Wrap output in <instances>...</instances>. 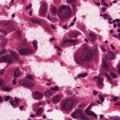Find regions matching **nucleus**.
<instances>
[{
	"label": "nucleus",
	"mask_w": 120,
	"mask_h": 120,
	"mask_svg": "<svg viewBox=\"0 0 120 120\" xmlns=\"http://www.w3.org/2000/svg\"><path fill=\"white\" fill-rule=\"evenodd\" d=\"M12 82V83L14 84H15L17 83V82L16 81L15 79H14L13 80Z\"/></svg>",
	"instance_id": "obj_46"
},
{
	"label": "nucleus",
	"mask_w": 120,
	"mask_h": 120,
	"mask_svg": "<svg viewBox=\"0 0 120 120\" xmlns=\"http://www.w3.org/2000/svg\"><path fill=\"white\" fill-rule=\"evenodd\" d=\"M99 78H100V77H98L95 76L94 77L93 79L94 80H95V79H98Z\"/></svg>",
	"instance_id": "obj_48"
},
{
	"label": "nucleus",
	"mask_w": 120,
	"mask_h": 120,
	"mask_svg": "<svg viewBox=\"0 0 120 120\" xmlns=\"http://www.w3.org/2000/svg\"><path fill=\"white\" fill-rule=\"evenodd\" d=\"M110 46L112 48V49H115V47L114 46L112 45L111 44L110 45Z\"/></svg>",
	"instance_id": "obj_52"
},
{
	"label": "nucleus",
	"mask_w": 120,
	"mask_h": 120,
	"mask_svg": "<svg viewBox=\"0 0 120 120\" xmlns=\"http://www.w3.org/2000/svg\"><path fill=\"white\" fill-rule=\"evenodd\" d=\"M82 113V111L80 109H78L75 110L72 115V117L73 118L77 119L79 118V116H78L79 114H81Z\"/></svg>",
	"instance_id": "obj_8"
},
{
	"label": "nucleus",
	"mask_w": 120,
	"mask_h": 120,
	"mask_svg": "<svg viewBox=\"0 0 120 120\" xmlns=\"http://www.w3.org/2000/svg\"><path fill=\"white\" fill-rule=\"evenodd\" d=\"M42 108L41 107H39L36 112V115H40L42 113Z\"/></svg>",
	"instance_id": "obj_17"
},
{
	"label": "nucleus",
	"mask_w": 120,
	"mask_h": 120,
	"mask_svg": "<svg viewBox=\"0 0 120 120\" xmlns=\"http://www.w3.org/2000/svg\"><path fill=\"white\" fill-rule=\"evenodd\" d=\"M61 97L59 95H57L52 98V101L54 103H57L60 100Z\"/></svg>",
	"instance_id": "obj_11"
},
{
	"label": "nucleus",
	"mask_w": 120,
	"mask_h": 120,
	"mask_svg": "<svg viewBox=\"0 0 120 120\" xmlns=\"http://www.w3.org/2000/svg\"><path fill=\"white\" fill-rule=\"evenodd\" d=\"M23 86H26L28 88H30L34 85V84L31 83L30 81L27 80H23L20 83Z\"/></svg>",
	"instance_id": "obj_5"
},
{
	"label": "nucleus",
	"mask_w": 120,
	"mask_h": 120,
	"mask_svg": "<svg viewBox=\"0 0 120 120\" xmlns=\"http://www.w3.org/2000/svg\"><path fill=\"white\" fill-rule=\"evenodd\" d=\"M54 39H55V38H54L53 37V38H52L50 39V41H52L54 40Z\"/></svg>",
	"instance_id": "obj_55"
},
{
	"label": "nucleus",
	"mask_w": 120,
	"mask_h": 120,
	"mask_svg": "<svg viewBox=\"0 0 120 120\" xmlns=\"http://www.w3.org/2000/svg\"><path fill=\"white\" fill-rule=\"evenodd\" d=\"M42 104L41 102H40L38 104H37L36 105V107H37L40 106Z\"/></svg>",
	"instance_id": "obj_51"
},
{
	"label": "nucleus",
	"mask_w": 120,
	"mask_h": 120,
	"mask_svg": "<svg viewBox=\"0 0 120 120\" xmlns=\"http://www.w3.org/2000/svg\"><path fill=\"white\" fill-rule=\"evenodd\" d=\"M6 52V50L5 49H4L0 52V55L5 53Z\"/></svg>",
	"instance_id": "obj_33"
},
{
	"label": "nucleus",
	"mask_w": 120,
	"mask_h": 120,
	"mask_svg": "<svg viewBox=\"0 0 120 120\" xmlns=\"http://www.w3.org/2000/svg\"><path fill=\"white\" fill-rule=\"evenodd\" d=\"M87 73H86L81 74L78 76V77L83 78L86 77L87 75Z\"/></svg>",
	"instance_id": "obj_24"
},
{
	"label": "nucleus",
	"mask_w": 120,
	"mask_h": 120,
	"mask_svg": "<svg viewBox=\"0 0 120 120\" xmlns=\"http://www.w3.org/2000/svg\"><path fill=\"white\" fill-rule=\"evenodd\" d=\"M71 11L69 6L63 5L59 8L58 15L60 19L65 18L70 15Z\"/></svg>",
	"instance_id": "obj_2"
},
{
	"label": "nucleus",
	"mask_w": 120,
	"mask_h": 120,
	"mask_svg": "<svg viewBox=\"0 0 120 120\" xmlns=\"http://www.w3.org/2000/svg\"><path fill=\"white\" fill-rule=\"evenodd\" d=\"M7 40L6 39H4L3 40L2 43V47H4L6 46L7 43Z\"/></svg>",
	"instance_id": "obj_22"
},
{
	"label": "nucleus",
	"mask_w": 120,
	"mask_h": 120,
	"mask_svg": "<svg viewBox=\"0 0 120 120\" xmlns=\"http://www.w3.org/2000/svg\"><path fill=\"white\" fill-rule=\"evenodd\" d=\"M52 12L53 15H56L58 13L57 9L55 7L53 8L52 9Z\"/></svg>",
	"instance_id": "obj_18"
},
{
	"label": "nucleus",
	"mask_w": 120,
	"mask_h": 120,
	"mask_svg": "<svg viewBox=\"0 0 120 120\" xmlns=\"http://www.w3.org/2000/svg\"><path fill=\"white\" fill-rule=\"evenodd\" d=\"M76 0H66L68 3H72L75 2Z\"/></svg>",
	"instance_id": "obj_35"
},
{
	"label": "nucleus",
	"mask_w": 120,
	"mask_h": 120,
	"mask_svg": "<svg viewBox=\"0 0 120 120\" xmlns=\"http://www.w3.org/2000/svg\"><path fill=\"white\" fill-rule=\"evenodd\" d=\"M104 0H103V1L102 0H101V4L102 5H104V4H105V2H104Z\"/></svg>",
	"instance_id": "obj_54"
},
{
	"label": "nucleus",
	"mask_w": 120,
	"mask_h": 120,
	"mask_svg": "<svg viewBox=\"0 0 120 120\" xmlns=\"http://www.w3.org/2000/svg\"><path fill=\"white\" fill-rule=\"evenodd\" d=\"M102 66L104 70L107 71L109 70L108 65L106 63V61L104 59H103V62L102 64Z\"/></svg>",
	"instance_id": "obj_12"
},
{
	"label": "nucleus",
	"mask_w": 120,
	"mask_h": 120,
	"mask_svg": "<svg viewBox=\"0 0 120 120\" xmlns=\"http://www.w3.org/2000/svg\"><path fill=\"white\" fill-rule=\"evenodd\" d=\"M80 119H82V120H88V119L87 118L86 116L82 114H81L79 116Z\"/></svg>",
	"instance_id": "obj_19"
},
{
	"label": "nucleus",
	"mask_w": 120,
	"mask_h": 120,
	"mask_svg": "<svg viewBox=\"0 0 120 120\" xmlns=\"http://www.w3.org/2000/svg\"><path fill=\"white\" fill-rule=\"evenodd\" d=\"M94 104H90V105L88 107L86 108V109L85 110V112L86 111H89L88 110L89 109H90L92 106Z\"/></svg>",
	"instance_id": "obj_31"
},
{
	"label": "nucleus",
	"mask_w": 120,
	"mask_h": 120,
	"mask_svg": "<svg viewBox=\"0 0 120 120\" xmlns=\"http://www.w3.org/2000/svg\"><path fill=\"white\" fill-rule=\"evenodd\" d=\"M50 90L55 91H58L59 89V87L57 86H55L54 87L51 88H50Z\"/></svg>",
	"instance_id": "obj_23"
},
{
	"label": "nucleus",
	"mask_w": 120,
	"mask_h": 120,
	"mask_svg": "<svg viewBox=\"0 0 120 120\" xmlns=\"http://www.w3.org/2000/svg\"><path fill=\"white\" fill-rule=\"evenodd\" d=\"M1 88L2 90L7 91H9V90L10 89H9L8 88L6 87H4L2 88Z\"/></svg>",
	"instance_id": "obj_32"
},
{
	"label": "nucleus",
	"mask_w": 120,
	"mask_h": 120,
	"mask_svg": "<svg viewBox=\"0 0 120 120\" xmlns=\"http://www.w3.org/2000/svg\"><path fill=\"white\" fill-rule=\"evenodd\" d=\"M80 34V33L79 31H76L75 33V37H76L78 35Z\"/></svg>",
	"instance_id": "obj_34"
},
{
	"label": "nucleus",
	"mask_w": 120,
	"mask_h": 120,
	"mask_svg": "<svg viewBox=\"0 0 120 120\" xmlns=\"http://www.w3.org/2000/svg\"><path fill=\"white\" fill-rule=\"evenodd\" d=\"M30 116L31 117H33L34 116V114H31L30 115Z\"/></svg>",
	"instance_id": "obj_57"
},
{
	"label": "nucleus",
	"mask_w": 120,
	"mask_h": 120,
	"mask_svg": "<svg viewBox=\"0 0 120 120\" xmlns=\"http://www.w3.org/2000/svg\"><path fill=\"white\" fill-rule=\"evenodd\" d=\"M32 4H30L28 6H26V9H27L31 7Z\"/></svg>",
	"instance_id": "obj_39"
},
{
	"label": "nucleus",
	"mask_w": 120,
	"mask_h": 120,
	"mask_svg": "<svg viewBox=\"0 0 120 120\" xmlns=\"http://www.w3.org/2000/svg\"><path fill=\"white\" fill-rule=\"evenodd\" d=\"M104 74H105V75L106 76V77H107L109 76L107 73L105 72L104 73Z\"/></svg>",
	"instance_id": "obj_62"
},
{
	"label": "nucleus",
	"mask_w": 120,
	"mask_h": 120,
	"mask_svg": "<svg viewBox=\"0 0 120 120\" xmlns=\"http://www.w3.org/2000/svg\"><path fill=\"white\" fill-rule=\"evenodd\" d=\"M74 102V101L73 99H68L63 104L62 107L65 110H70L72 107Z\"/></svg>",
	"instance_id": "obj_4"
},
{
	"label": "nucleus",
	"mask_w": 120,
	"mask_h": 120,
	"mask_svg": "<svg viewBox=\"0 0 120 120\" xmlns=\"http://www.w3.org/2000/svg\"><path fill=\"white\" fill-rule=\"evenodd\" d=\"M19 52L20 55H23L31 53L33 52V51L30 49L25 48L20 49Z\"/></svg>",
	"instance_id": "obj_7"
},
{
	"label": "nucleus",
	"mask_w": 120,
	"mask_h": 120,
	"mask_svg": "<svg viewBox=\"0 0 120 120\" xmlns=\"http://www.w3.org/2000/svg\"><path fill=\"white\" fill-rule=\"evenodd\" d=\"M19 74V72L18 68L16 69L14 73V75L15 77H18Z\"/></svg>",
	"instance_id": "obj_21"
},
{
	"label": "nucleus",
	"mask_w": 120,
	"mask_h": 120,
	"mask_svg": "<svg viewBox=\"0 0 120 120\" xmlns=\"http://www.w3.org/2000/svg\"><path fill=\"white\" fill-rule=\"evenodd\" d=\"M72 8L73 10L74 11H75V6L74 5H72Z\"/></svg>",
	"instance_id": "obj_59"
},
{
	"label": "nucleus",
	"mask_w": 120,
	"mask_h": 120,
	"mask_svg": "<svg viewBox=\"0 0 120 120\" xmlns=\"http://www.w3.org/2000/svg\"><path fill=\"white\" fill-rule=\"evenodd\" d=\"M118 38H119V40H120V33L118 34Z\"/></svg>",
	"instance_id": "obj_64"
},
{
	"label": "nucleus",
	"mask_w": 120,
	"mask_h": 120,
	"mask_svg": "<svg viewBox=\"0 0 120 120\" xmlns=\"http://www.w3.org/2000/svg\"><path fill=\"white\" fill-rule=\"evenodd\" d=\"M93 94L94 95H95L97 94L98 93L97 91H94L93 92Z\"/></svg>",
	"instance_id": "obj_43"
},
{
	"label": "nucleus",
	"mask_w": 120,
	"mask_h": 120,
	"mask_svg": "<svg viewBox=\"0 0 120 120\" xmlns=\"http://www.w3.org/2000/svg\"><path fill=\"white\" fill-rule=\"evenodd\" d=\"M30 20L32 22L34 23H37L39 25L44 26L45 24V23L42 20L39 21L35 18H31L30 19Z\"/></svg>",
	"instance_id": "obj_6"
},
{
	"label": "nucleus",
	"mask_w": 120,
	"mask_h": 120,
	"mask_svg": "<svg viewBox=\"0 0 120 120\" xmlns=\"http://www.w3.org/2000/svg\"><path fill=\"white\" fill-rule=\"evenodd\" d=\"M75 41L74 40H66L65 42H68L69 43H74L75 42Z\"/></svg>",
	"instance_id": "obj_29"
},
{
	"label": "nucleus",
	"mask_w": 120,
	"mask_h": 120,
	"mask_svg": "<svg viewBox=\"0 0 120 120\" xmlns=\"http://www.w3.org/2000/svg\"><path fill=\"white\" fill-rule=\"evenodd\" d=\"M113 98H112V100L115 102L116 101L117 99V98L116 97H114Z\"/></svg>",
	"instance_id": "obj_41"
},
{
	"label": "nucleus",
	"mask_w": 120,
	"mask_h": 120,
	"mask_svg": "<svg viewBox=\"0 0 120 120\" xmlns=\"http://www.w3.org/2000/svg\"><path fill=\"white\" fill-rule=\"evenodd\" d=\"M46 4L45 3H43L42 5V9L43 10V12L44 13L46 12Z\"/></svg>",
	"instance_id": "obj_26"
},
{
	"label": "nucleus",
	"mask_w": 120,
	"mask_h": 120,
	"mask_svg": "<svg viewBox=\"0 0 120 120\" xmlns=\"http://www.w3.org/2000/svg\"><path fill=\"white\" fill-rule=\"evenodd\" d=\"M118 68L119 69L118 72H120V65L118 66Z\"/></svg>",
	"instance_id": "obj_60"
},
{
	"label": "nucleus",
	"mask_w": 120,
	"mask_h": 120,
	"mask_svg": "<svg viewBox=\"0 0 120 120\" xmlns=\"http://www.w3.org/2000/svg\"><path fill=\"white\" fill-rule=\"evenodd\" d=\"M33 98L36 99H41L43 97L42 94L38 92H34L33 93Z\"/></svg>",
	"instance_id": "obj_9"
},
{
	"label": "nucleus",
	"mask_w": 120,
	"mask_h": 120,
	"mask_svg": "<svg viewBox=\"0 0 120 120\" xmlns=\"http://www.w3.org/2000/svg\"><path fill=\"white\" fill-rule=\"evenodd\" d=\"M37 41L35 40L33 41V45L35 49H37Z\"/></svg>",
	"instance_id": "obj_25"
},
{
	"label": "nucleus",
	"mask_w": 120,
	"mask_h": 120,
	"mask_svg": "<svg viewBox=\"0 0 120 120\" xmlns=\"http://www.w3.org/2000/svg\"><path fill=\"white\" fill-rule=\"evenodd\" d=\"M110 75L113 78L115 79L117 77V76L116 74L111 72H110Z\"/></svg>",
	"instance_id": "obj_28"
},
{
	"label": "nucleus",
	"mask_w": 120,
	"mask_h": 120,
	"mask_svg": "<svg viewBox=\"0 0 120 120\" xmlns=\"http://www.w3.org/2000/svg\"><path fill=\"white\" fill-rule=\"evenodd\" d=\"M115 105L119 106L120 105V102H118L114 104Z\"/></svg>",
	"instance_id": "obj_42"
},
{
	"label": "nucleus",
	"mask_w": 120,
	"mask_h": 120,
	"mask_svg": "<svg viewBox=\"0 0 120 120\" xmlns=\"http://www.w3.org/2000/svg\"><path fill=\"white\" fill-rule=\"evenodd\" d=\"M101 49L102 50V51H105V48H104L103 47H102L101 48Z\"/></svg>",
	"instance_id": "obj_63"
},
{
	"label": "nucleus",
	"mask_w": 120,
	"mask_h": 120,
	"mask_svg": "<svg viewBox=\"0 0 120 120\" xmlns=\"http://www.w3.org/2000/svg\"><path fill=\"white\" fill-rule=\"evenodd\" d=\"M26 78L27 79L31 80H33V78L32 76L30 74H28L26 75Z\"/></svg>",
	"instance_id": "obj_30"
},
{
	"label": "nucleus",
	"mask_w": 120,
	"mask_h": 120,
	"mask_svg": "<svg viewBox=\"0 0 120 120\" xmlns=\"http://www.w3.org/2000/svg\"><path fill=\"white\" fill-rule=\"evenodd\" d=\"M21 101L19 98L16 97L14 98V100H12L10 101V104L13 106H14L17 105L19 102Z\"/></svg>",
	"instance_id": "obj_10"
},
{
	"label": "nucleus",
	"mask_w": 120,
	"mask_h": 120,
	"mask_svg": "<svg viewBox=\"0 0 120 120\" xmlns=\"http://www.w3.org/2000/svg\"><path fill=\"white\" fill-rule=\"evenodd\" d=\"M115 21L116 22H120V20L118 19H116Z\"/></svg>",
	"instance_id": "obj_53"
},
{
	"label": "nucleus",
	"mask_w": 120,
	"mask_h": 120,
	"mask_svg": "<svg viewBox=\"0 0 120 120\" xmlns=\"http://www.w3.org/2000/svg\"><path fill=\"white\" fill-rule=\"evenodd\" d=\"M4 70V69H3L2 70H0V74L1 75H3Z\"/></svg>",
	"instance_id": "obj_40"
},
{
	"label": "nucleus",
	"mask_w": 120,
	"mask_h": 120,
	"mask_svg": "<svg viewBox=\"0 0 120 120\" xmlns=\"http://www.w3.org/2000/svg\"><path fill=\"white\" fill-rule=\"evenodd\" d=\"M118 34L117 35H116V34H114L113 35V37L116 38H118Z\"/></svg>",
	"instance_id": "obj_45"
},
{
	"label": "nucleus",
	"mask_w": 120,
	"mask_h": 120,
	"mask_svg": "<svg viewBox=\"0 0 120 120\" xmlns=\"http://www.w3.org/2000/svg\"><path fill=\"white\" fill-rule=\"evenodd\" d=\"M106 9V8H105L102 7L101 8V10L103 12H105Z\"/></svg>",
	"instance_id": "obj_44"
},
{
	"label": "nucleus",
	"mask_w": 120,
	"mask_h": 120,
	"mask_svg": "<svg viewBox=\"0 0 120 120\" xmlns=\"http://www.w3.org/2000/svg\"><path fill=\"white\" fill-rule=\"evenodd\" d=\"M103 115L102 114V115H100V118L101 119H102V118H103Z\"/></svg>",
	"instance_id": "obj_58"
},
{
	"label": "nucleus",
	"mask_w": 120,
	"mask_h": 120,
	"mask_svg": "<svg viewBox=\"0 0 120 120\" xmlns=\"http://www.w3.org/2000/svg\"><path fill=\"white\" fill-rule=\"evenodd\" d=\"M74 24V22H71V24L69 26V27H70L71 26H73Z\"/></svg>",
	"instance_id": "obj_47"
},
{
	"label": "nucleus",
	"mask_w": 120,
	"mask_h": 120,
	"mask_svg": "<svg viewBox=\"0 0 120 120\" xmlns=\"http://www.w3.org/2000/svg\"><path fill=\"white\" fill-rule=\"evenodd\" d=\"M63 28L64 29H66L67 28V26L65 25H64L63 26Z\"/></svg>",
	"instance_id": "obj_61"
},
{
	"label": "nucleus",
	"mask_w": 120,
	"mask_h": 120,
	"mask_svg": "<svg viewBox=\"0 0 120 120\" xmlns=\"http://www.w3.org/2000/svg\"><path fill=\"white\" fill-rule=\"evenodd\" d=\"M89 35L91 41H94L96 37L95 34L93 33H89Z\"/></svg>",
	"instance_id": "obj_15"
},
{
	"label": "nucleus",
	"mask_w": 120,
	"mask_h": 120,
	"mask_svg": "<svg viewBox=\"0 0 120 120\" xmlns=\"http://www.w3.org/2000/svg\"><path fill=\"white\" fill-rule=\"evenodd\" d=\"M10 57L15 59L18 58L17 54L14 51H11L10 52L9 56H4L0 58V62L5 61L7 63L11 64L12 62V60Z\"/></svg>",
	"instance_id": "obj_3"
},
{
	"label": "nucleus",
	"mask_w": 120,
	"mask_h": 120,
	"mask_svg": "<svg viewBox=\"0 0 120 120\" xmlns=\"http://www.w3.org/2000/svg\"><path fill=\"white\" fill-rule=\"evenodd\" d=\"M86 113L88 115L92 116L95 118L97 117L96 114L94 112L92 111H87L86 112Z\"/></svg>",
	"instance_id": "obj_14"
},
{
	"label": "nucleus",
	"mask_w": 120,
	"mask_h": 120,
	"mask_svg": "<svg viewBox=\"0 0 120 120\" xmlns=\"http://www.w3.org/2000/svg\"><path fill=\"white\" fill-rule=\"evenodd\" d=\"M111 118L114 120H120V118L118 116H113L111 117Z\"/></svg>",
	"instance_id": "obj_27"
},
{
	"label": "nucleus",
	"mask_w": 120,
	"mask_h": 120,
	"mask_svg": "<svg viewBox=\"0 0 120 120\" xmlns=\"http://www.w3.org/2000/svg\"><path fill=\"white\" fill-rule=\"evenodd\" d=\"M103 16L105 19H106L109 17L108 15L106 14L103 15Z\"/></svg>",
	"instance_id": "obj_38"
},
{
	"label": "nucleus",
	"mask_w": 120,
	"mask_h": 120,
	"mask_svg": "<svg viewBox=\"0 0 120 120\" xmlns=\"http://www.w3.org/2000/svg\"><path fill=\"white\" fill-rule=\"evenodd\" d=\"M51 26L52 28L54 29H55V27L52 24H51Z\"/></svg>",
	"instance_id": "obj_56"
},
{
	"label": "nucleus",
	"mask_w": 120,
	"mask_h": 120,
	"mask_svg": "<svg viewBox=\"0 0 120 120\" xmlns=\"http://www.w3.org/2000/svg\"><path fill=\"white\" fill-rule=\"evenodd\" d=\"M84 52L86 53L85 56H80L78 58L77 61L81 62H83L86 60L90 61L92 59L93 52L91 49H89L87 47L84 48Z\"/></svg>",
	"instance_id": "obj_1"
},
{
	"label": "nucleus",
	"mask_w": 120,
	"mask_h": 120,
	"mask_svg": "<svg viewBox=\"0 0 120 120\" xmlns=\"http://www.w3.org/2000/svg\"><path fill=\"white\" fill-rule=\"evenodd\" d=\"M107 78L110 81V82H111V79L110 77L109 76H108L107 77Z\"/></svg>",
	"instance_id": "obj_49"
},
{
	"label": "nucleus",
	"mask_w": 120,
	"mask_h": 120,
	"mask_svg": "<svg viewBox=\"0 0 120 120\" xmlns=\"http://www.w3.org/2000/svg\"><path fill=\"white\" fill-rule=\"evenodd\" d=\"M10 96H6L5 97V101H7L9 100L10 99Z\"/></svg>",
	"instance_id": "obj_37"
},
{
	"label": "nucleus",
	"mask_w": 120,
	"mask_h": 120,
	"mask_svg": "<svg viewBox=\"0 0 120 120\" xmlns=\"http://www.w3.org/2000/svg\"><path fill=\"white\" fill-rule=\"evenodd\" d=\"M102 81V79L100 77L98 79V81H96L97 85L98 87L99 88L101 87V86L103 84Z\"/></svg>",
	"instance_id": "obj_13"
},
{
	"label": "nucleus",
	"mask_w": 120,
	"mask_h": 120,
	"mask_svg": "<svg viewBox=\"0 0 120 120\" xmlns=\"http://www.w3.org/2000/svg\"><path fill=\"white\" fill-rule=\"evenodd\" d=\"M108 55L110 57V59H112L114 57V53L111 51H109L108 52Z\"/></svg>",
	"instance_id": "obj_20"
},
{
	"label": "nucleus",
	"mask_w": 120,
	"mask_h": 120,
	"mask_svg": "<svg viewBox=\"0 0 120 120\" xmlns=\"http://www.w3.org/2000/svg\"><path fill=\"white\" fill-rule=\"evenodd\" d=\"M24 107V106H20L19 107V109L20 110H21Z\"/></svg>",
	"instance_id": "obj_50"
},
{
	"label": "nucleus",
	"mask_w": 120,
	"mask_h": 120,
	"mask_svg": "<svg viewBox=\"0 0 120 120\" xmlns=\"http://www.w3.org/2000/svg\"><path fill=\"white\" fill-rule=\"evenodd\" d=\"M52 94V92L49 90L45 91L44 93V94L47 97H49Z\"/></svg>",
	"instance_id": "obj_16"
},
{
	"label": "nucleus",
	"mask_w": 120,
	"mask_h": 120,
	"mask_svg": "<svg viewBox=\"0 0 120 120\" xmlns=\"http://www.w3.org/2000/svg\"><path fill=\"white\" fill-rule=\"evenodd\" d=\"M99 99L102 102H103L104 100V98L103 96L99 97Z\"/></svg>",
	"instance_id": "obj_36"
}]
</instances>
